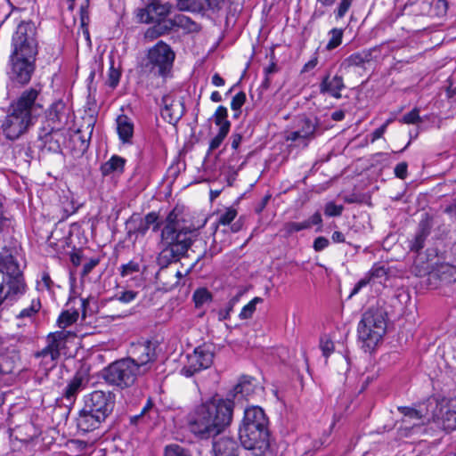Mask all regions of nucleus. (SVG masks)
<instances>
[{
	"instance_id": "nucleus-58",
	"label": "nucleus",
	"mask_w": 456,
	"mask_h": 456,
	"mask_svg": "<svg viewBox=\"0 0 456 456\" xmlns=\"http://www.w3.org/2000/svg\"><path fill=\"white\" fill-rule=\"evenodd\" d=\"M392 122V119H387L380 127L375 129L371 134V142H374L376 140L381 138L385 132L387 131V128L388 125Z\"/></svg>"
},
{
	"instance_id": "nucleus-52",
	"label": "nucleus",
	"mask_w": 456,
	"mask_h": 456,
	"mask_svg": "<svg viewBox=\"0 0 456 456\" xmlns=\"http://www.w3.org/2000/svg\"><path fill=\"white\" fill-rule=\"evenodd\" d=\"M246 102V94L244 92H240L235 94L231 102V108L234 111H238L243 106Z\"/></svg>"
},
{
	"instance_id": "nucleus-39",
	"label": "nucleus",
	"mask_w": 456,
	"mask_h": 456,
	"mask_svg": "<svg viewBox=\"0 0 456 456\" xmlns=\"http://www.w3.org/2000/svg\"><path fill=\"white\" fill-rule=\"evenodd\" d=\"M213 118L215 124L219 126V129L226 127V131H230L231 122L228 120V110L226 107L223 105L218 106Z\"/></svg>"
},
{
	"instance_id": "nucleus-46",
	"label": "nucleus",
	"mask_w": 456,
	"mask_h": 456,
	"mask_svg": "<svg viewBox=\"0 0 456 456\" xmlns=\"http://www.w3.org/2000/svg\"><path fill=\"white\" fill-rule=\"evenodd\" d=\"M228 133L226 127L219 129L217 134L209 142L208 151L210 152L219 148Z\"/></svg>"
},
{
	"instance_id": "nucleus-17",
	"label": "nucleus",
	"mask_w": 456,
	"mask_h": 456,
	"mask_svg": "<svg viewBox=\"0 0 456 456\" xmlns=\"http://www.w3.org/2000/svg\"><path fill=\"white\" fill-rule=\"evenodd\" d=\"M433 424L446 432L456 429V399H452L445 405L440 406L438 412L433 416Z\"/></svg>"
},
{
	"instance_id": "nucleus-54",
	"label": "nucleus",
	"mask_w": 456,
	"mask_h": 456,
	"mask_svg": "<svg viewBox=\"0 0 456 456\" xmlns=\"http://www.w3.org/2000/svg\"><path fill=\"white\" fill-rule=\"evenodd\" d=\"M53 281L48 273L44 272L41 276V281H37V287L38 290H50Z\"/></svg>"
},
{
	"instance_id": "nucleus-53",
	"label": "nucleus",
	"mask_w": 456,
	"mask_h": 456,
	"mask_svg": "<svg viewBox=\"0 0 456 456\" xmlns=\"http://www.w3.org/2000/svg\"><path fill=\"white\" fill-rule=\"evenodd\" d=\"M320 347L322 351L323 356L326 358L329 357L334 351V344L330 339L328 338H321Z\"/></svg>"
},
{
	"instance_id": "nucleus-6",
	"label": "nucleus",
	"mask_w": 456,
	"mask_h": 456,
	"mask_svg": "<svg viewBox=\"0 0 456 456\" xmlns=\"http://www.w3.org/2000/svg\"><path fill=\"white\" fill-rule=\"evenodd\" d=\"M138 375H142V373L130 357L116 361L103 370L105 381L120 388L132 386Z\"/></svg>"
},
{
	"instance_id": "nucleus-47",
	"label": "nucleus",
	"mask_w": 456,
	"mask_h": 456,
	"mask_svg": "<svg viewBox=\"0 0 456 456\" xmlns=\"http://www.w3.org/2000/svg\"><path fill=\"white\" fill-rule=\"evenodd\" d=\"M237 211L234 208H229L219 216L218 224L222 225L230 224L236 217Z\"/></svg>"
},
{
	"instance_id": "nucleus-33",
	"label": "nucleus",
	"mask_w": 456,
	"mask_h": 456,
	"mask_svg": "<svg viewBox=\"0 0 456 456\" xmlns=\"http://www.w3.org/2000/svg\"><path fill=\"white\" fill-rule=\"evenodd\" d=\"M26 291V284L24 281L14 278L10 281V287L6 289V294L0 293V306L6 300H16L19 297L23 295Z\"/></svg>"
},
{
	"instance_id": "nucleus-40",
	"label": "nucleus",
	"mask_w": 456,
	"mask_h": 456,
	"mask_svg": "<svg viewBox=\"0 0 456 456\" xmlns=\"http://www.w3.org/2000/svg\"><path fill=\"white\" fill-rule=\"evenodd\" d=\"M170 23L173 27L182 28L189 31L194 30L197 26V24L194 21H192L191 18L183 14L175 15L170 20Z\"/></svg>"
},
{
	"instance_id": "nucleus-34",
	"label": "nucleus",
	"mask_w": 456,
	"mask_h": 456,
	"mask_svg": "<svg viewBox=\"0 0 456 456\" xmlns=\"http://www.w3.org/2000/svg\"><path fill=\"white\" fill-rule=\"evenodd\" d=\"M372 60V50L365 49L361 52L352 53L344 60L342 65L346 68L362 67L365 63Z\"/></svg>"
},
{
	"instance_id": "nucleus-60",
	"label": "nucleus",
	"mask_w": 456,
	"mask_h": 456,
	"mask_svg": "<svg viewBox=\"0 0 456 456\" xmlns=\"http://www.w3.org/2000/svg\"><path fill=\"white\" fill-rule=\"evenodd\" d=\"M144 222V224H146L149 227L151 225V224H154V227H153V230L156 231L157 229H159V224H158V219H159V216L157 213L155 212H150L148 213L144 218H142Z\"/></svg>"
},
{
	"instance_id": "nucleus-36",
	"label": "nucleus",
	"mask_w": 456,
	"mask_h": 456,
	"mask_svg": "<svg viewBox=\"0 0 456 456\" xmlns=\"http://www.w3.org/2000/svg\"><path fill=\"white\" fill-rule=\"evenodd\" d=\"M309 229V224H304L303 222H286L281 229L280 230V234L283 238H289L294 233L301 232L303 230Z\"/></svg>"
},
{
	"instance_id": "nucleus-2",
	"label": "nucleus",
	"mask_w": 456,
	"mask_h": 456,
	"mask_svg": "<svg viewBox=\"0 0 456 456\" xmlns=\"http://www.w3.org/2000/svg\"><path fill=\"white\" fill-rule=\"evenodd\" d=\"M40 94V86L31 87L24 90L11 103L8 113L2 120L0 126V132L7 140H18L34 125V112L43 108L37 102Z\"/></svg>"
},
{
	"instance_id": "nucleus-37",
	"label": "nucleus",
	"mask_w": 456,
	"mask_h": 456,
	"mask_svg": "<svg viewBox=\"0 0 456 456\" xmlns=\"http://www.w3.org/2000/svg\"><path fill=\"white\" fill-rule=\"evenodd\" d=\"M438 276L442 282L452 283L456 281V265L443 264L438 268Z\"/></svg>"
},
{
	"instance_id": "nucleus-41",
	"label": "nucleus",
	"mask_w": 456,
	"mask_h": 456,
	"mask_svg": "<svg viewBox=\"0 0 456 456\" xmlns=\"http://www.w3.org/2000/svg\"><path fill=\"white\" fill-rule=\"evenodd\" d=\"M263 302V298L259 297H254L251 301H249L246 305L241 309L239 317L241 320L250 319L256 308V305Z\"/></svg>"
},
{
	"instance_id": "nucleus-28",
	"label": "nucleus",
	"mask_w": 456,
	"mask_h": 456,
	"mask_svg": "<svg viewBox=\"0 0 456 456\" xmlns=\"http://www.w3.org/2000/svg\"><path fill=\"white\" fill-rule=\"evenodd\" d=\"M260 387L257 386L256 380L249 376H242L238 384L233 388L234 396L240 395L241 397L248 399L254 395Z\"/></svg>"
},
{
	"instance_id": "nucleus-48",
	"label": "nucleus",
	"mask_w": 456,
	"mask_h": 456,
	"mask_svg": "<svg viewBox=\"0 0 456 456\" xmlns=\"http://www.w3.org/2000/svg\"><path fill=\"white\" fill-rule=\"evenodd\" d=\"M421 121L419 117V110L417 108H414L410 112L406 113L400 119V122L403 124H417Z\"/></svg>"
},
{
	"instance_id": "nucleus-35",
	"label": "nucleus",
	"mask_w": 456,
	"mask_h": 456,
	"mask_svg": "<svg viewBox=\"0 0 456 456\" xmlns=\"http://www.w3.org/2000/svg\"><path fill=\"white\" fill-rule=\"evenodd\" d=\"M208 5V0H177L175 8L180 12H200Z\"/></svg>"
},
{
	"instance_id": "nucleus-19",
	"label": "nucleus",
	"mask_w": 456,
	"mask_h": 456,
	"mask_svg": "<svg viewBox=\"0 0 456 456\" xmlns=\"http://www.w3.org/2000/svg\"><path fill=\"white\" fill-rule=\"evenodd\" d=\"M239 429H269V419L261 407L250 406L245 409L244 417Z\"/></svg>"
},
{
	"instance_id": "nucleus-3",
	"label": "nucleus",
	"mask_w": 456,
	"mask_h": 456,
	"mask_svg": "<svg viewBox=\"0 0 456 456\" xmlns=\"http://www.w3.org/2000/svg\"><path fill=\"white\" fill-rule=\"evenodd\" d=\"M197 235V230H178L176 227L165 225L161 232L159 265L164 266L183 256Z\"/></svg>"
},
{
	"instance_id": "nucleus-22",
	"label": "nucleus",
	"mask_w": 456,
	"mask_h": 456,
	"mask_svg": "<svg viewBox=\"0 0 456 456\" xmlns=\"http://www.w3.org/2000/svg\"><path fill=\"white\" fill-rule=\"evenodd\" d=\"M162 116L167 118L169 123L177 122L183 115V103L180 100L174 99L171 95L166 94L162 97Z\"/></svg>"
},
{
	"instance_id": "nucleus-61",
	"label": "nucleus",
	"mask_w": 456,
	"mask_h": 456,
	"mask_svg": "<svg viewBox=\"0 0 456 456\" xmlns=\"http://www.w3.org/2000/svg\"><path fill=\"white\" fill-rule=\"evenodd\" d=\"M137 292L133 290H126L122 292L118 297V300L122 303H130L137 297Z\"/></svg>"
},
{
	"instance_id": "nucleus-49",
	"label": "nucleus",
	"mask_w": 456,
	"mask_h": 456,
	"mask_svg": "<svg viewBox=\"0 0 456 456\" xmlns=\"http://www.w3.org/2000/svg\"><path fill=\"white\" fill-rule=\"evenodd\" d=\"M193 299L196 305L199 306L209 301L211 299V295L206 289H200L194 292Z\"/></svg>"
},
{
	"instance_id": "nucleus-63",
	"label": "nucleus",
	"mask_w": 456,
	"mask_h": 456,
	"mask_svg": "<svg viewBox=\"0 0 456 456\" xmlns=\"http://www.w3.org/2000/svg\"><path fill=\"white\" fill-rule=\"evenodd\" d=\"M407 164L405 162H401L397 164L395 167V174L396 177L404 179L407 175Z\"/></svg>"
},
{
	"instance_id": "nucleus-5",
	"label": "nucleus",
	"mask_w": 456,
	"mask_h": 456,
	"mask_svg": "<svg viewBox=\"0 0 456 456\" xmlns=\"http://www.w3.org/2000/svg\"><path fill=\"white\" fill-rule=\"evenodd\" d=\"M386 330L387 313L383 308L370 307L362 314L357 331L366 349H373L381 341Z\"/></svg>"
},
{
	"instance_id": "nucleus-38",
	"label": "nucleus",
	"mask_w": 456,
	"mask_h": 456,
	"mask_svg": "<svg viewBox=\"0 0 456 456\" xmlns=\"http://www.w3.org/2000/svg\"><path fill=\"white\" fill-rule=\"evenodd\" d=\"M79 314L77 310L63 311L58 320L57 325L61 330H66L67 327L75 323L78 319Z\"/></svg>"
},
{
	"instance_id": "nucleus-51",
	"label": "nucleus",
	"mask_w": 456,
	"mask_h": 456,
	"mask_svg": "<svg viewBox=\"0 0 456 456\" xmlns=\"http://www.w3.org/2000/svg\"><path fill=\"white\" fill-rule=\"evenodd\" d=\"M343 206L329 202L325 206L324 214L328 216H339L342 214Z\"/></svg>"
},
{
	"instance_id": "nucleus-26",
	"label": "nucleus",
	"mask_w": 456,
	"mask_h": 456,
	"mask_svg": "<svg viewBox=\"0 0 456 456\" xmlns=\"http://www.w3.org/2000/svg\"><path fill=\"white\" fill-rule=\"evenodd\" d=\"M12 51L10 55L36 58L38 53L37 41H26L12 39Z\"/></svg>"
},
{
	"instance_id": "nucleus-11",
	"label": "nucleus",
	"mask_w": 456,
	"mask_h": 456,
	"mask_svg": "<svg viewBox=\"0 0 456 456\" xmlns=\"http://www.w3.org/2000/svg\"><path fill=\"white\" fill-rule=\"evenodd\" d=\"M115 405V395L111 392L95 390L84 397V407L103 419L112 412Z\"/></svg>"
},
{
	"instance_id": "nucleus-42",
	"label": "nucleus",
	"mask_w": 456,
	"mask_h": 456,
	"mask_svg": "<svg viewBox=\"0 0 456 456\" xmlns=\"http://www.w3.org/2000/svg\"><path fill=\"white\" fill-rule=\"evenodd\" d=\"M343 34V28H334L330 29L329 32L330 39L326 45V48L328 50H333L337 48L338 45H340L342 43Z\"/></svg>"
},
{
	"instance_id": "nucleus-45",
	"label": "nucleus",
	"mask_w": 456,
	"mask_h": 456,
	"mask_svg": "<svg viewBox=\"0 0 456 456\" xmlns=\"http://www.w3.org/2000/svg\"><path fill=\"white\" fill-rule=\"evenodd\" d=\"M354 0H340L337 8L334 10V16L336 20H339L345 17L350 9Z\"/></svg>"
},
{
	"instance_id": "nucleus-30",
	"label": "nucleus",
	"mask_w": 456,
	"mask_h": 456,
	"mask_svg": "<svg viewBox=\"0 0 456 456\" xmlns=\"http://www.w3.org/2000/svg\"><path fill=\"white\" fill-rule=\"evenodd\" d=\"M37 27L34 22L30 20H22L16 28L12 39L26 41H37Z\"/></svg>"
},
{
	"instance_id": "nucleus-31",
	"label": "nucleus",
	"mask_w": 456,
	"mask_h": 456,
	"mask_svg": "<svg viewBox=\"0 0 456 456\" xmlns=\"http://www.w3.org/2000/svg\"><path fill=\"white\" fill-rule=\"evenodd\" d=\"M117 131L119 140L123 143L131 142L134 134V124L126 115H119L117 118Z\"/></svg>"
},
{
	"instance_id": "nucleus-55",
	"label": "nucleus",
	"mask_w": 456,
	"mask_h": 456,
	"mask_svg": "<svg viewBox=\"0 0 456 456\" xmlns=\"http://www.w3.org/2000/svg\"><path fill=\"white\" fill-rule=\"evenodd\" d=\"M149 229L150 227L146 224H144L142 218H140L136 224L134 225V230L130 229L128 231V235L131 236L132 233H136L143 236L146 234Z\"/></svg>"
},
{
	"instance_id": "nucleus-4",
	"label": "nucleus",
	"mask_w": 456,
	"mask_h": 456,
	"mask_svg": "<svg viewBox=\"0 0 456 456\" xmlns=\"http://www.w3.org/2000/svg\"><path fill=\"white\" fill-rule=\"evenodd\" d=\"M77 338L76 332L67 330H60L50 332L45 337V346L34 354L36 359L45 370L53 369L61 355L67 354L68 344Z\"/></svg>"
},
{
	"instance_id": "nucleus-25",
	"label": "nucleus",
	"mask_w": 456,
	"mask_h": 456,
	"mask_svg": "<svg viewBox=\"0 0 456 456\" xmlns=\"http://www.w3.org/2000/svg\"><path fill=\"white\" fill-rule=\"evenodd\" d=\"M88 384V378L83 372H77L69 380L63 390L62 396L70 403H73L77 395L84 390Z\"/></svg>"
},
{
	"instance_id": "nucleus-23",
	"label": "nucleus",
	"mask_w": 456,
	"mask_h": 456,
	"mask_svg": "<svg viewBox=\"0 0 456 456\" xmlns=\"http://www.w3.org/2000/svg\"><path fill=\"white\" fill-rule=\"evenodd\" d=\"M240 446L231 436H221L213 443L214 456H239Z\"/></svg>"
},
{
	"instance_id": "nucleus-56",
	"label": "nucleus",
	"mask_w": 456,
	"mask_h": 456,
	"mask_svg": "<svg viewBox=\"0 0 456 456\" xmlns=\"http://www.w3.org/2000/svg\"><path fill=\"white\" fill-rule=\"evenodd\" d=\"M139 271V265L134 261H130L129 263L123 265L121 266V275L123 277L132 274Z\"/></svg>"
},
{
	"instance_id": "nucleus-20",
	"label": "nucleus",
	"mask_w": 456,
	"mask_h": 456,
	"mask_svg": "<svg viewBox=\"0 0 456 456\" xmlns=\"http://www.w3.org/2000/svg\"><path fill=\"white\" fill-rule=\"evenodd\" d=\"M398 411L403 415L400 429L404 431V436L415 433L425 423V416L415 408L400 406Z\"/></svg>"
},
{
	"instance_id": "nucleus-64",
	"label": "nucleus",
	"mask_w": 456,
	"mask_h": 456,
	"mask_svg": "<svg viewBox=\"0 0 456 456\" xmlns=\"http://www.w3.org/2000/svg\"><path fill=\"white\" fill-rule=\"evenodd\" d=\"M303 223L309 224V229H310L313 225L322 224V216L319 212H316L308 220H305Z\"/></svg>"
},
{
	"instance_id": "nucleus-15",
	"label": "nucleus",
	"mask_w": 456,
	"mask_h": 456,
	"mask_svg": "<svg viewBox=\"0 0 456 456\" xmlns=\"http://www.w3.org/2000/svg\"><path fill=\"white\" fill-rule=\"evenodd\" d=\"M19 278L24 281L20 271L18 262L12 254H5L0 258V293L6 294V289L10 287L11 280Z\"/></svg>"
},
{
	"instance_id": "nucleus-7",
	"label": "nucleus",
	"mask_w": 456,
	"mask_h": 456,
	"mask_svg": "<svg viewBox=\"0 0 456 456\" xmlns=\"http://www.w3.org/2000/svg\"><path fill=\"white\" fill-rule=\"evenodd\" d=\"M239 436L241 445L255 456H267L271 453L269 429H239Z\"/></svg>"
},
{
	"instance_id": "nucleus-29",
	"label": "nucleus",
	"mask_w": 456,
	"mask_h": 456,
	"mask_svg": "<svg viewBox=\"0 0 456 456\" xmlns=\"http://www.w3.org/2000/svg\"><path fill=\"white\" fill-rule=\"evenodd\" d=\"M19 361V352L14 348L0 352V373H12Z\"/></svg>"
},
{
	"instance_id": "nucleus-9",
	"label": "nucleus",
	"mask_w": 456,
	"mask_h": 456,
	"mask_svg": "<svg viewBox=\"0 0 456 456\" xmlns=\"http://www.w3.org/2000/svg\"><path fill=\"white\" fill-rule=\"evenodd\" d=\"M148 60L154 76L165 77L172 67L175 53L167 44L159 41L150 49Z\"/></svg>"
},
{
	"instance_id": "nucleus-1",
	"label": "nucleus",
	"mask_w": 456,
	"mask_h": 456,
	"mask_svg": "<svg viewBox=\"0 0 456 456\" xmlns=\"http://www.w3.org/2000/svg\"><path fill=\"white\" fill-rule=\"evenodd\" d=\"M233 408L230 399H213L201 403L189 420L191 432L200 439L218 436L231 424Z\"/></svg>"
},
{
	"instance_id": "nucleus-8",
	"label": "nucleus",
	"mask_w": 456,
	"mask_h": 456,
	"mask_svg": "<svg viewBox=\"0 0 456 456\" xmlns=\"http://www.w3.org/2000/svg\"><path fill=\"white\" fill-rule=\"evenodd\" d=\"M320 119L312 113H301L297 115L293 120L294 131L289 132L286 140L296 142L299 139L304 141L313 140L320 129Z\"/></svg>"
},
{
	"instance_id": "nucleus-32",
	"label": "nucleus",
	"mask_w": 456,
	"mask_h": 456,
	"mask_svg": "<svg viewBox=\"0 0 456 456\" xmlns=\"http://www.w3.org/2000/svg\"><path fill=\"white\" fill-rule=\"evenodd\" d=\"M126 162V159L118 155H113L101 166L100 171L103 176H108L111 174L120 175L124 172Z\"/></svg>"
},
{
	"instance_id": "nucleus-10",
	"label": "nucleus",
	"mask_w": 456,
	"mask_h": 456,
	"mask_svg": "<svg viewBox=\"0 0 456 456\" xmlns=\"http://www.w3.org/2000/svg\"><path fill=\"white\" fill-rule=\"evenodd\" d=\"M214 354L209 346H197L192 354L187 355V362L181 369V374L189 378L206 370L213 363Z\"/></svg>"
},
{
	"instance_id": "nucleus-12",
	"label": "nucleus",
	"mask_w": 456,
	"mask_h": 456,
	"mask_svg": "<svg viewBox=\"0 0 456 456\" xmlns=\"http://www.w3.org/2000/svg\"><path fill=\"white\" fill-rule=\"evenodd\" d=\"M8 75L12 81L28 84L36 69V58L10 55Z\"/></svg>"
},
{
	"instance_id": "nucleus-16",
	"label": "nucleus",
	"mask_w": 456,
	"mask_h": 456,
	"mask_svg": "<svg viewBox=\"0 0 456 456\" xmlns=\"http://www.w3.org/2000/svg\"><path fill=\"white\" fill-rule=\"evenodd\" d=\"M70 118L69 109L61 100L54 102L47 110L45 120L42 123L44 126H52L55 129L65 131L69 119Z\"/></svg>"
},
{
	"instance_id": "nucleus-44",
	"label": "nucleus",
	"mask_w": 456,
	"mask_h": 456,
	"mask_svg": "<svg viewBox=\"0 0 456 456\" xmlns=\"http://www.w3.org/2000/svg\"><path fill=\"white\" fill-rule=\"evenodd\" d=\"M165 456H191L190 452L179 444H169L165 448Z\"/></svg>"
},
{
	"instance_id": "nucleus-43",
	"label": "nucleus",
	"mask_w": 456,
	"mask_h": 456,
	"mask_svg": "<svg viewBox=\"0 0 456 456\" xmlns=\"http://www.w3.org/2000/svg\"><path fill=\"white\" fill-rule=\"evenodd\" d=\"M41 308V303L38 299H33L28 307H26L20 311L17 315L18 318H31L34 316Z\"/></svg>"
},
{
	"instance_id": "nucleus-62",
	"label": "nucleus",
	"mask_w": 456,
	"mask_h": 456,
	"mask_svg": "<svg viewBox=\"0 0 456 456\" xmlns=\"http://www.w3.org/2000/svg\"><path fill=\"white\" fill-rule=\"evenodd\" d=\"M99 258H91L88 262H86L82 270V275L86 276L89 274L92 270L99 264Z\"/></svg>"
},
{
	"instance_id": "nucleus-14",
	"label": "nucleus",
	"mask_w": 456,
	"mask_h": 456,
	"mask_svg": "<svg viewBox=\"0 0 456 456\" xmlns=\"http://www.w3.org/2000/svg\"><path fill=\"white\" fill-rule=\"evenodd\" d=\"M145 8L139 10L138 18L142 22H159L167 16L172 9V4L168 1L148 0Z\"/></svg>"
},
{
	"instance_id": "nucleus-21",
	"label": "nucleus",
	"mask_w": 456,
	"mask_h": 456,
	"mask_svg": "<svg viewBox=\"0 0 456 456\" xmlns=\"http://www.w3.org/2000/svg\"><path fill=\"white\" fill-rule=\"evenodd\" d=\"M433 228V220L428 215L419 221L416 232L410 241L409 248L411 251L419 253L426 245V240L431 233Z\"/></svg>"
},
{
	"instance_id": "nucleus-24",
	"label": "nucleus",
	"mask_w": 456,
	"mask_h": 456,
	"mask_svg": "<svg viewBox=\"0 0 456 456\" xmlns=\"http://www.w3.org/2000/svg\"><path fill=\"white\" fill-rule=\"evenodd\" d=\"M345 88L344 79L342 76L335 75L330 77L326 75L319 86L320 93L329 94L336 99L341 98V91Z\"/></svg>"
},
{
	"instance_id": "nucleus-13",
	"label": "nucleus",
	"mask_w": 456,
	"mask_h": 456,
	"mask_svg": "<svg viewBox=\"0 0 456 456\" xmlns=\"http://www.w3.org/2000/svg\"><path fill=\"white\" fill-rule=\"evenodd\" d=\"M65 131L41 125L38 129L37 141L39 147L52 152H59L65 142Z\"/></svg>"
},
{
	"instance_id": "nucleus-50",
	"label": "nucleus",
	"mask_w": 456,
	"mask_h": 456,
	"mask_svg": "<svg viewBox=\"0 0 456 456\" xmlns=\"http://www.w3.org/2000/svg\"><path fill=\"white\" fill-rule=\"evenodd\" d=\"M121 76V72L118 69L115 68L113 65V61H111V65L109 69L108 77H109V85L111 87H116L119 82Z\"/></svg>"
},
{
	"instance_id": "nucleus-18",
	"label": "nucleus",
	"mask_w": 456,
	"mask_h": 456,
	"mask_svg": "<svg viewBox=\"0 0 456 456\" xmlns=\"http://www.w3.org/2000/svg\"><path fill=\"white\" fill-rule=\"evenodd\" d=\"M132 354L134 357H130L132 361L139 367V370L144 374L150 368L151 364L155 361V347L151 341L139 343L133 348Z\"/></svg>"
},
{
	"instance_id": "nucleus-57",
	"label": "nucleus",
	"mask_w": 456,
	"mask_h": 456,
	"mask_svg": "<svg viewBox=\"0 0 456 456\" xmlns=\"http://www.w3.org/2000/svg\"><path fill=\"white\" fill-rule=\"evenodd\" d=\"M163 34L162 27L158 24L157 26L149 28L145 32V38L153 40Z\"/></svg>"
},
{
	"instance_id": "nucleus-59",
	"label": "nucleus",
	"mask_w": 456,
	"mask_h": 456,
	"mask_svg": "<svg viewBox=\"0 0 456 456\" xmlns=\"http://www.w3.org/2000/svg\"><path fill=\"white\" fill-rule=\"evenodd\" d=\"M329 245L330 241L327 238L319 236L314 240L313 248L316 252H320L325 249Z\"/></svg>"
},
{
	"instance_id": "nucleus-27",
	"label": "nucleus",
	"mask_w": 456,
	"mask_h": 456,
	"mask_svg": "<svg viewBox=\"0 0 456 456\" xmlns=\"http://www.w3.org/2000/svg\"><path fill=\"white\" fill-rule=\"evenodd\" d=\"M104 420L102 417L83 407L77 418V427L83 432H90L99 428Z\"/></svg>"
}]
</instances>
